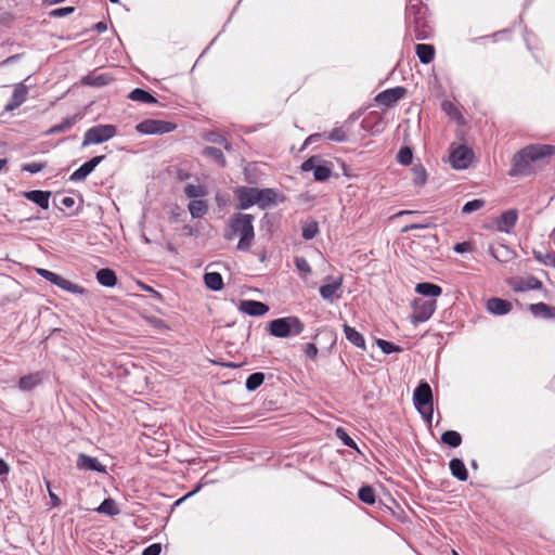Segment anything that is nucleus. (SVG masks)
Instances as JSON below:
<instances>
[{
    "mask_svg": "<svg viewBox=\"0 0 555 555\" xmlns=\"http://www.w3.org/2000/svg\"><path fill=\"white\" fill-rule=\"evenodd\" d=\"M414 33H415V39L417 40H425L430 35V29L426 25L425 21L422 20L420 16L414 17Z\"/></svg>",
    "mask_w": 555,
    "mask_h": 555,
    "instance_id": "33",
    "label": "nucleus"
},
{
    "mask_svg": "<svg viewBox=\"0 0 555 555\" xmlns=\"http://www.w3.org/2000/svg\"><path fill=\"white\" fill-rule=\"evenodd\" d=\"M176 128L175 124L159 119H145L135 126V130L142 134H164L173 131Z\"/></svg>",
    "mask_w": 555,
    "mask_h": 555,
    "instance_id": "7",
    "label": "nucleus"
},
{
    "mask_svg": "<svg viewBox=\"0 0 555 555\" xmlns=\"http://www.w3.org/2000/svg\"><path fill=\"white\" fill-rule=\"evenodd\" d=\"M331 175L332 166L328 163L319 164V166L314 168L313 177L317 181L324 182L330 179Z\"/></svg>",
    "mask_w": 555,
    "mask_h": 555,
    "instance_id": "39",
    "label": "nucleus"
},
{
    "mask_svg": "<svg viewBox=\"0 0 555 555\" xmlns=\"http://www.w3.org/2000/svg\"><path fill=\"white\" fill-rule=\"evenodd\" d=\"M437 308L436 299L416 298L413 301L412 319L415 323L427 321Z\"/></svg>",
    "mask_w": 555,
    "mask_h": 555,
    "instance_id": "8",
    "label": "nucleus"
},
{
    "mask_svg": "<svg viewBox=\"0 0 555 555\" xmlns=\"http://www.w3.org/2000/svg\"><path fill=\"white\" fill-rule=\"evenodd\" d=\"M205 139L208 141V142H211V143H215V144H220V145H223V147L227 150V151H230L231 150V144L230 142L222 135V134H219L217 132H209L206 134Z\"/></svg>",
    "mask_w": 555,
    "mask_h": 555,
    "instance_id": "45",
    "label": "nucleus"
},
{
    "mask_svg": "<svg viewBox=\"0 0 555 555\" xmlns=\"http://www.w3.org/2000/svg\"><path fill=\"white\" fill-rule=\"evenodd\" d=\"M117 134V128L114 125H96L89 128L83 135L82 147L91 144H101L114 138Z\"/></svg>",
    "mask_w": 555,
    "mask_h": 555,
    "instance_id": "5",
    "label": "nucleus"
},
{
    "mask_svg": "<svg viewBox=\"0 0 555 555\" xmlns=\"http://www.w3.org/2000/svg\"><path fill=\"white\" fill-rule=\"evenodd\" d=\"M331 141L345 142L347 141V134L343 128H334L327 135Z\"/></svg>",
    "mask_w": 555,
    "mask_h": 555,
    "instance_id": "51",
    "label": "nucleus"
},
{
    "mask_svg": "<svg viewBox=\"0 0 555 555\" xmlns=\"http://www.w3.org/2000/svg\"><path fill=\"white\" fill-rule=\"evenodd\" d=\"M412 180L417 186H423L427 181V172L423 165L417 164L412 167Z\"/></svg>",
    "mask_w": 555,
    "mask_h": 555,
    "instance_id": "37",
    "label": "nucleus"
},
{
    "mask_svg": "<svg viewBox=\"0 0 555 555\" xmlns=\"http://www.w3.org/2000/svg\"><path fill=\"white\" fill-rule=\"evenodd\" d=\"M442 109L446 113H448L449 115H451L452 112L455 111V107H454V105L451 102L446 101V102L442 103Z\"/></svg>",
    "mask_w": 555,
    "mask_h": 555,
    "instance_id": "63",
    "label": "nucleus"
},
{
    "mask_svg": "<svg viewBox=\"0 0 555 555\" xmlns=\"http://www.w3.org/2000/svg\"><path fill=\"white\" fill-rule=\"evenodd\" d=\"M415 52L423 64H429L435 57V48L431 44L418 43Z\"/></svg>",
    "mask_w": 555,
    "mask_h": 555,
    "instance_id": "29",
    "label": "nucleus"
},
{
    "mask_svg": "<svg viewBox=\"0 0 555 555\" xmlns=\"http://www.w3.org/2000/svg\"><path fill=\"white\" fill-rule=\"evenodd\" d=\"M9 473H10L9 464L3 459H0V477L7 476Z\"/></svg>",
    "mask_w": 555,
    "mask_h": 555,
    "instance_id": "61",
    "label": "nucleus"
},
{
    "mask_svg": "<svg viewBox=\"0 0 555 555\" xmlns=\"http://www.w3.org/2000/svg\"><path fill=\"white\" fill-rule=\"evenodd\" d=\"M162 552V545L159 543H153L144 548L142 555H159Z\"/></svg>",
    "mask_w": 555,
    "mask_h": 555,
    "instance_id": "56",
    "label": "nucleus"
},
{
    "mask_svg": "<svg viewBox=\"0 0 555 555\" xmlns=\"http://www.w3.org/2000/svg\"><path fill=\"white\" fill-rule=\"evenodd\" d=\"M47 167L46 162H34L22 165V171H27L29 173H38Z\"/></svg>",
    "mask_w": 555,
    "mask_h": 555,
    "instance_id": "49",
    "label": "nucleus"
},
{
    "mask_svg": "<svg viewBox=\"0 0 555 555\" xmlns=\"http://www.w3.org/2000/svg\"><path fill=\"white\" fill-rule=\"evenodd\" d=\"M184 194L189 198H195L198 199L201 197H204L207 195V189L204 185L201 184H188L184 189Z\"/></svg>",
    "mask_w": 555,
    "mask_h": 555,
    "instance_id": "40",
    "label": "nucleus"
},
{
    "mask_svg": "<svg viewBox=\"0 0 555 555\" xmlns=\"http://www.w3.org/2000/svg\"><path fill=\"white\" fill-rule=\"evenodd\" d=\"M325 281L328 282L322 285L319 289L320 296L330 302L338 300L341 298V286H343V276H326Z\"/></svg>",
    "mask_w": 555,
    "mask_h": 555,
    "instance_id": "9",
    "label": "nucleus"
},
{
    "mask_svg": "<svg viewBox=\"0 0 555 555\" xmlns=\"http://www.w3.org/2000/svg\"><path fill=\"white\" fill-rule=\"evenodd\" d=\"M96 281L105 287H113L117 283V276L113 270L103 268L96 272Z\"/></svg>",
    "mask_w": 555,
    "mask_h": 555,
    "instance_id": "28",
    "label": "nucleus"
},
{
    "mask_svg": "<svg viewBox=\"0 0 555 555\" xmlns=\"http://www.w3.org/2000/svg\"><path fill=\"white\" fill-rule=\"evenodd\" d=\"M95 511L108 516H116L119 514V508L116 502L111 498L105 499Z\"/></svg>",
    "mask_w": 555,
    "mask_h": 555,
    "instance_id": "35",
    "label": "nucleus"
},
{
    "mask_svg": "<svg viewBox=\"0 0 555 555\" xmlns=\"http://www.w3.org/2000/svg\"><path fill=\"white\" fill-rule=\"evenodd\" d=\"M80 118L81 117L78 114L68 116V117L64 118L60 124L52 126L48 130V133L55 134V133H60V132H65L69 129H72V127H74V125H76V122H78L80 120Z\"/></svg>",
    "mask_w": 555,
    "mask_h": 555,
    "instance_id": "27",
    "label": "nucleus"
},
{
    "mask_svg": "<svg viewBox=\"0 0 555 555\" xmlns=\"http://www.w3.org/2000/svg\"><path fill=\"white\" fill-rule=\"evenodd\" d=\"M74 11H75L74 7H64V8H59V9L51 11L50 15L53 17H64V16L72 14Z\"/></svg>",
    "mask_w": 555,
    "mask_h": 555,
    "instance_id": "54",
    "label": "nucleus"
},
{
    "mask_svg": "<svg viewBox=\"0 0 555 555\" xmlns=\"http://www.w3.org/2000/svg\"><path fill=\"white\" fill-rule=\"evenodd\" d=\"M263 380H264V374L263 373H261V372L253 373L246 379V383H245L246 389L248 391H254L258 387L261 386Z\"/></svg>",
    "mask_w": 555,
    "mask_h": 555,
    "instance_id": "42",
    "label": "nucleus"
},
{
    "mask_svg": "<svg viewBox=\"0 0 555 555\" xmlns=\"http://www.w3.org/2000/svg\"><path fill=\"white\" fill-rule=\"evenodd\" d=\"M453 250L457 254H463L472 250V245L468 242L457 243L453 246Z\"/></svg>",
    "mask_w": 555,
    "mask_h": 555,
    "instance_id": "58",
    "label": "nucleus"
},
{
    "mask_svg": "<svg viewBox=\"0 0 555 555\" xmlns=\"http://www.w3.org/2000/svg\"><path fill=\"white\" fill-rule=\"evenodd\" d=\"M413 402L416 410L422 414V416L428 422H431L433 391L430 386L426 382L420 383V385L414 389Z\"/></svg>",
    "mask_w": 555,
    "mask_h": 555,
    "instance_id": "4",
    "label": "nucleus"
},
{
    "mask_svg": "<svg viewBox=\"0 0 555 555\" xmlns=\"http://www.w3.org/2000/svg\"><path fill=\"white\" fill-rule=\"evenodd\" d=\"M236 197L238 199V208L247 209L257 204V189L242 186L236 190Z\"/></svg>",
    "mask_w": 555,
    "mask_h": 555,
    "instance_id": "15",
    "label": "nucleus"
},
{
    "mask_svg": "<svg viewBox=\"0 0 555 555\" xmlns=\"http://www.w3.org/2000/svg\"><path fill=\"white\" fill-rule=\"evenodd\" d=\"M517 212L515 210H506L504 211L496 223L498 230L500 232H506L508 233L509 230L516 224L517 222Z\"/></svg>",
    "mask_w": 555,
    "mask_h": 555,
    "instance_id": "20",
    "label": "nucleus"
},
{
    "mask_svg": "<svg viewBox=\"0 0 555 555\" xmlns=\"http://www.w3.org/2000/svg\"><path fill=\"white\" fill-rule=\"evenodd\" d=\"M149 322L155 328H158V330L168 328L167 325L165 324V322L162 319L153 317V318L149 319Z\"/></svg>",
    "mask_w": 555,
    "mask_h": 555,
    "instance_id": "59",
    "label": "nucleus"
},
{
    "mask_svg": "<svg viewBox=\"0 0 555 555\" xmlns=\"http://www.w3.org/2000/svg\"><path fill=\"white\" fill-rule=\"evenodd\" d=\"M542 287V282L534 276H528L526 279H521L514 286L516 292H526L531 289H540Z\"/></svg>",
    "mask_w": 555,
    "mask_h": 555,
    "instance_id": "31",
    "label": "nucleus"
},
{
    "mask_svg": "<svg viewBox=\"0 0 555 555\" xmlns=\"http://www.w3.org/2000/svg\"><path fill=\"white\" fill-rule=\"evenodd\" d=\"M449 468L453 477L459 479L460 481H466L468 478V473L464 462L460 459H452L449 463Z\"/></svg>",
    "mask_w": 555,
    "mask_h": 555,
    "instance_id": "24",
    "label": "nucleus"
},
{
    "mask_svg": "<svg viewBox=\"0 0 555 555\" xmlns=\"http://www.w3.org/2000/svg\"><path fill=\"white\" fill-rule=\"evenodd\" d=\"M376 344L380 348V350L386 354L401 351L400 346L395 345L393 343L385 340V339H377Z\"/></svg>",
    "mask_w": 555,
    "mask_h": 555,
    "instance_id": "46",
    "label": "nucleus"
},
{
    "mask_svg": "<svg viewBox=\"0 0 555 555\" xmlns=\"http://www.w3.org/2000/svg\"><path fill=\"white\" fill-rule=\"evenodd\" d=\"M533 257L540 263L555 268V253L533 251Z\"/></svg>",
    "mask_w": 555,
    "mask_h": 555,
    "instance_id": "44",
    "label": "nucleus"
},
{
    "mask_svg": "<svg viewBox=\"0 0 555 555\" xmlns=\"http://www.w3.org/2000/svg\"><path fill=\"white\" fill-rule=\"evenodd\" d=\"M253 221V215L234 214L229 220V228L224 232V238L231 241L238 235L237 249L249 251L255 238Z\"/></svg>",
    "mask_w": 555,
    "mask_h": 555,
    "instance_id": "2",
    "label": "nucleus"
},
{
    "mask_svg": "<svg viewBox=\"0 0 555 555\" xmlns=\"http://www.w3.org/2000/svg\"><path fill=\"white\" fill-rule=\"evenodd\" d=\"M278 197V192L273 189H257V205L264 209L271 204H274Z\"/></svg>",
    "mask_w": 555,
    "mask_h": 555,
    "instance_id": "21",
    "label": "nucleus"
},
{
    "mask_svg": "<svg viewBox=\"0 0 555 555\" xmlns=\"http://www.w3.org/2000/svg\"><path fill=\"white\" fill-rule=\"evenodd\" d=\"M358 498L369 505H372L376 501L375 491L371 486H362L358 491Z\"/></svg>",
    "mask_w": 555,
    "mask_h": 555,
    "instance_id": "41",
    "label": "nucleus"
},
{
    "mask_svg": "<svg viewBox=\"0 0 555 555\" xmlns=\"http://www.w3.org/2000/svg\"><path fill=\"white\" fill-rule=\"evenodd\" d=\"M415 292L430 299H435L441 295L442 289L439 285L429 282L418 283L415 287Z\"/></svg>",
    "mask_w": 555,
    "mask_h": 555,
    "instance_id": "23",
    "label": "nucleus"
},
{
    "mask_svg": "<svg viewBox=\"0 0 555 555\" xmlns=\"http://www.w3.org/2000/svg\"><path fill=\"white\" fill-rule=\"evenodd\" d=\"M238 310L251 317H261L269 311V307L260 301L245 299L238 304Z\"/></svg>",
    "mask_w": 555,
    "mask_h": 555,
    "instance_id": "14",
    "label": "nucleus"
},
{
    "mask_svg": "<svg viewBox=\"0 0 555 555\" xmlns=\"http://www.w3.org/2000/svg\"><path fill=\"white\" fill-rule=\"evenodd\" d=\"M204 283L211 291H221L223 287V279L218 272H206L204 274Z\"/></svg>",
    "mask_w": 555,
    "mask_h": 555,
    "instance_id": "30",
    "label": "nucleus"
},
{
    "mask_svg": "<svg viewBox=\"0 0 555 555\" xmlns=\"http://www.w3.org/2000/svg\"><path fill=\"white\" fill-rule=\"evenodd\" d=\"M529 310L534 317L555 319V307H551L544 302L532 304L529 306Z\"/></svg>",
    "mask_w": 555,
    "mask_h": 555,
    "instance_id": "25",
    "label": "nucleus"
},
{
    "mask_svg": "<svg viewBox=\"0 0 555 555\" xmlns=\"http://www.w3.org/2000/svg\"><path fill=\"white\" fill-rule=\"evenodd\" d=\"M36 272L41 278H43L44 280L49 281L50 283L59 286L63 291H66L72 294H78V295H83L86 293V289L82 286H80L76 283H73L69 280L50 271V270L38 268V269H36Z\"/></svg>",
    "mask_w": 555,
    "mask_h": 555,
    "instance_id": "6",
    "label": "nucleus"
},
{
    "mask_svg": "<svg viewBox=\"0 0 555 555\" xmlns=\"http://www.w3.org/2000/svg\"><path fill=\"white\" fill-rule=\"evenodd\" d=\"M27 94L28 87L24 82L16 83L11 100L4 106V111L12 112L20 107L27 100Z\"/></svg>",
    "mask_w": 555,
    "mask_h": 555,
    "instance_id": "13",
    "label": "nucleus"
},
{
    "mask_svg": "<svg viewBox=\"0 0 555 555\" xmlns=\"http://www.w3.org/2000/svg\"><path fill=\"white\" fill-rule=\"evenodd\" d=\"M23 195L25 198L35 203L42 209L49 208V199H50L51 192L34 190V191L24 192Z\"/></svg>",
    "mask_w": 555,
    "mask_h": 555,
    "instance_id": "19",
    "label": "nucleus"
},
{
    "mask_svg": "<svg viewBox=\"0 0 555 555\" xmlns=\"http://www.w3.org/2000/svg\"><path fill=\"white\" fill-rule=\"evenodd\" d=\"M294 262L299 272L304 274H309L311 272V267L304 257H295Z\"/></svg>",
    "mask_w": 555,
    "mask_h": 555,
    "instance_id": "53",
    "label": "nucleus"
},
{
    "mask_svg": "<svg viewBox=\"0 0 555 555\" xmlns=\"http://www.w3.org/2000/svg\"><path fill=\"white\" fill-rule=\"evenodd\" d=\"M305 330V324L297 317H285L274 319L268 324L270 335L278 338H286L300 335Z\"/></svg>",
    "mask_w": 555,
    "mask_h": 555,
    "instance_id": "3",
    "label": "nucleus"
},
{
    "mask_svg": "<svg viewBox=\"0 0 555 555\" xmlns=\"http://www.w3.org/2000/svg\"><path fill=\"white\" fill-rule=\"evenodd\" d=\"M321 159L318 157V156H311L310 158H308L307 160H305L300 168L302 171H313L314 172V168L319 166Z\"/></svg>",
    "mask_w": 555,
    "mask_h": 555,
    "instance_id": "52",
    "label": "nucleus"
},
{
    "mask_svg": "<svg viewBox=\"0 0 555 555\" xmlns=\"http://www.w3.org/2000/svg\"><path fill=\"white\" fill-rule=\"evenodd\" d=\"M319 232V224L317 221L312 220L308 223H305L302 227V237L305 240H312Z\"/></svg>",
    "mask_w": 555,
    "mask_h": 555,
    "instance_id": "43",
    "label": "nucleus"
},
{
    "mask_svg": "<svg viewBox=\"0 0 555 555\" xmlns=\"http://www.w3.org/2000/svg\"><path fill=\"white\" fill-rule=\"evenodd\" d=\"M128 98L132 101L142 102V103H156L157 100L147 91L135 88L133 89Z\"/></svg>",
    "mask_w": 555,
    "mask_h": 555,
    "instance_id": "34",
    "label": "nucleus"
},
{
    "mask_svg": "<svg viewBox=\"0 0 555 555\" xmlns=\"http://www.w3.org/2000/svg\"><path fill=\"white\" fill-rule=\"evenodd\" d=\"M305 353L308 358L314 360L318 356V348L314 344L309 343L305 346Z\"/></svg>",
    "mask_w": 555,
    "mask_h": 555,
    "instance_id": "57",
    "label": "nucleus"
},
{
    "mask_svg": "<svg viewBox=\"0 0 555 555\" xmlns=\"http://www.w3.org/2000/svg\"><path fill=\"white\" fill-rule=\"evenodd\" d=\"M405 93L406 89L404 87L386 89L375 96V102L378 105L390 107L400 101L405 95Z\"/></svg>",
    "mask_w": 555,
    "mask_h": 555,
    "instance_id": "11",
    "label": "nucleus"
},
{
    "mask_svg": "<svg viewBox=\"0 0 555 555\" xmlns=\"http://www.w3.org/2000/svg\"><path fill=\"white\" fill-rule=\"evenodd\" d=\"M336 436L343 441L345 446L352 449H358L354 440L349 437V435L343 428L339 427L336 429Z\"/></svg>",
    "mask_w": 555,
    "mask_h": 555,
    "instance_id": "50",
    "label": "nucleus"
},
{
    "mask_svg": "<svg viewBox=\"0 0 555 555\" xmlns=\"http://www.w3.org/2000/svg\"><path fill=\"white\" fill-rule=\"evenodd\" d=\"M441 441L451 448H457L462 443V436L455 430H447L441 435Z\"/></svg>",
    "mask_w": 555,
    "mask_h": 555,
    "instance_id": "36",
    "label": "nucleus"
},
{
    "mask_svg": "<svg viewBox=\"0 0 555 555\" xmlns=\"http://www.w3.org/2000/svg\"><path fill=\"white\" fill-rule=\"evenodd\" d=\"M61 205L65 208H72L75 205V199L70 196H64L61 199Z\"/></svg>",
    "mask_w": 555,
    "mask_h": 555,
    "instance_id": "62",
    "label": "nucleus"
},
{
    "mask_svg": "<svg viewBox=\"0 0 555 555\" xmlns=\"http://www.w3.org/2000/svg\"><path fill=\"white\" fill-rule=\"evenodd\" d=\"M188 208L193 218H202L208 210L207 203L203 199H194L190 202Z\"/></svg>",
    "mask_w": 555,
    "mask_h": 555,
    "instance_id": "32",
    "label": "nucleus"
},
{
    "mask_svg": "<svg viewBox=\"0 0 555 555\" xmlns=\"http://www.w3.org/2000/svg\"><path fill=\"white\" fill-rule=\"evenodd\" d=\"M46 485H47V489L49 491V496L51 499L52 505L53 506H59L60 505V499H59V496L54 492L51 491V489H50V481H46Z\"/></svg>",
    "mask_w": 555,
    "mask_h": 555,
    "instance_id": "60",
    "label": "nucleus"
},
{
    "mask_svg": "<svg viewBox=\"0 0 555 555\" xmlns=\"http://www.w3.org/2000/svg\"><path fill=\"white\" fill-rule=\"evenodd\" d=\"M43 380V374L41 372L30 373L20 378L18 389L21 391H30L39 386Z\"/></svg>",
    "mask_w": 555,
    "mask_h": 555,
    "instance_id": "17",
    "label": "nucleus"
},
{
    "mask_svg": "<svg viewBox=\"0 0 555 555\" xmlns=\"http://www.w3.org/2000/svg\"><path fill=\"white\" fill-rule=\"evenodd\" d=\"M433 225L431 222H422V223H411L409 225H405L403 229H402V232L403 233H406L409 231H412V230H423V229H428Z\"/></svg>",
    "mask_w": 555,
    "mask_h": 555,
    "instance_id": "55",
    "label": "nucleus"
},
{
    "mask_svg": "<svg viewBox=\"0 0 555 555\" xmlns=\"http://www.w3.org/2000/svg\"><path fill=\"white\" fill-rule=\"evenodd\" d=\"M487 310L495 315H504L512 310V304L501 298H490L487 301Z\"/></svg>",
    "mask_w": 555,
    "mask_h": 555,
    "instance_id": "18",
    "label": "nucleus"
},
{
    "mask_svg": "<svg viewBox=\"0 0 555 555\" xmlns=\"http://www.w3.org/2000/svg\"><path fill=\"white\" fill-rule=\"evenodd\" d=\"M346 338L356 347L365 349V339L363 335L354 327L344 324L343 326Z\"/></svg>",
    "mask_w": 555,
    "mask_h": 555,
    "instance_id": "26",
    "label": "nucleus"
},
{
    "mask_svg": "<svg viewBox=\"0 0 555 555\" xmlns=\"http://www.w3.org/2000/svg\"><path fill=\"white\" fill-rule=\"evenodd\" d=\"M203 155L211 158L215 163H217L221 167H224L227 164L223 153L221 152V150H219L217 147L206 146L203 150Z\"/></svg>",
    "mask_w": 555,
    "mask_h": 555,
    "instance_id": "38",
    "label": "nucleus"
},
{
    "mask_svg": "<svg viewBox=\"0 0 555 555\" xmlns=\"http://www.w3.org/2000/svg\"><path fill=\"white\" fill-rule=\"evenodd\" d=\"M485 206V201L483 199H473V201H469L467 202L463 207H462V212L463 214H472L476 210H479L480 208H482Z\"/></svg>",
    "mask_w": 555,
    "mask_h": 555,
    "instance_id": "48",
    "label": "nucleus"
},
{
    "mask_svg": "<svg viewBox=\"0 0 555 555\" xmlns=\"http://www.w3.org/2000/svg\"><path fill=\"white\" fill-rule=\"evenodd\" d=\"M412 151L408 146L401 147L397 155V160L404 166L410 165L412 163Z\"/></svg>",
    "mask_w": 555,
    "mask_h": 555,
    "instance_id": "47",
    "label": "nucleus"
},
{
    "mask_svg": "<svg viewBox=\"0 0 555 555\" xmlns=\"http://www.w3.org/2000/svg\"><path fill=\"white\" fill-rule=\"evenodd\" d=\"M77 467L82 470L106 473V467L100 463L96 457H92L83 453L78 455Z\"/></svg>",
    "mask_w": 555,
    "mask_h": 555,
    "instance_id": "16",
    "label": "nucleus"
},
{
    "mask_svg": "<svg viewBox=\"0 0 555 555\" xmlns=\"http://www.w3.org/2000/svg\"><path fill=\"white\" fill-rule=\"evenodd\" d=\"M104 158V155L94 156L93 158L81 165L78 169H76L70 175L69 180L72 182L83 181Z\"/></svg>",
    "mask_w": 555,
    "mask_h": 555,
    "instance_id": "12",
    "label": "nucleus"
},
{
    "mask_svg": "<svg viewBox=\"0 0 555 555\" xmlns=\"http://www.w3.org/2000/svg\"><path fill=\"white\" fill-rule=\"evenodd\" d=\"M473 157L474 153L469 147L465 145H459L451 152L449 158L451 166L454 169L460 170L466 169L470 165Z\"/></svg>",
    "mask_w": 555,
    "mask_h": 555,
    "instance_id": "10",
    "label": "nucleus"
},
{
    "mask_svg": "<svg viewBox=\"0 0 555 555\" xmlns=\"http://www.w3.org/2000/svg\"><path fill=\"white\" fill-rule=\"evenodd\" d=\"M107 28L106 24L103 23V22H99L98 24H95V29L99 31V33H103L105 31Z\"/></svg>",
    "mask_w": 555,
    "mask_h": 555,
    "instance_id": "64",
    "label": "nucleus"
},
{
    "mask_svg": "<svg viewBox=\"0 0 555 555\" xmlns=\"http://www.w3.org/2000/svg\"><path fill=\"white\" fill-rule=\"evenodd\" d=\"M111 80L112 77L108 74L91 73L81 78V83L91 87H103L106 86Z\"/></svg>",
    "mask_w": 555,
    "mask_h": 555,
    "instance_id": "22",
    "label": "nucleus"
},
{
    "mask_svg": "<svg viewBox=\"0 0 555 555\" xmlns=\"http://www.w3.org/2000/svg\"><path fill=\"white\" fill-rule=\"evenodd\" d=\"M555 154V145L532 144L516 153L512 159L509 176H527L531 172V164Z\"/></svg>",
    "mask_w": 555,
    "mask_h": 555,
    "instance_id": "1",
    "label": "nucleus"
}]
</instances>
